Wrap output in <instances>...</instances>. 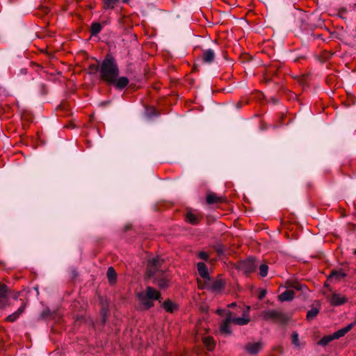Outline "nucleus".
Segmentation results:
<instances>
[{
  "label": "nucleus",
  "mask_w": 356,
  "mask_h": 356,
  "mask_svg": "<svg viewBox=\"0 0 356 356\" xmlns=\"http://www.w3.org/2000/svg\"><path fill=\"white\" fill-rule=\"evenodd\" d=\"M35 296L39 295L38 287L35 286L33 289H23L21 291L14 292L8 289L6 284H0V308L10 305L12 300L17 301L19 300L22 302L16 312H23L28 302L29 294L33 293Z\"/></svg>",
  "instance_id": "1"
},
{
  "label": "nucleus",
  "mask_w": 356,
  "mask_h": 356,
  "mask_svg": "<svg viewBox=\"0 0 356 356\" xmlns=\"http://www.w3.org/2000/svg\"><path fill=\"white\" fill-rule=\"evenodd\" d=\"M163 260L160 257L152 258L149 261L147 275L154 278V282L160 288L164 289L168 286L169 278L164 275V270L161 268Z\"/></svg>",
  "instance_id": "2"
},
{
  "label": "nucleus",
  "mask_w": 356,
  "mask_h": 356,
  "mask_svg": "<svg viewBox=\"0 0 356 356\" xmlns=\"http://www.w3.org/2000/svg\"><path fill=\"white\" fill-rule=\"evenodd\" d=\"M99 72L102 79L108 83L113 82L115 78L118 76V67L112 56H107L102 61L99 67Z\"/></svg>",
  "instance_id": "3"
},
{
  "label": "nucleus",
  "mask_w": 356,
  "mask_h": 356,
  "mask_svg": "<svg viewBox=\"0 0 356 356\" xmlns=\"http://www.w3.org/2000/svg\"><path fill=\"white\" fill-rule=\"evenodd\" d=\"M159 293L151 286H147L145 291L137 293L140 303L144 309H149L153 306V301L159 298Z\"/></svg>",
  "instance_id": "4"
},
{
  "label": "nucleus",
  "mask_w": 356,
  "mask_h": 356,
  "mask_svg": "<svg viewBox=\"0 0 356 356\" xmlns=\"http://www.w3.org/2000/svg\"><path fill=\"white\" fill-rule=\"evenodd\" d=\"M263 318L282 325L287 324L291 320L288 313H264Z\"/></svg>",
  "instance_id": "5"
},
{
  "label": "nucleus",
  "mask_w": 356,
  "mask_h": 356,
  "mask_svg": "<svg viewBox=\"0 0 356 356\" xmlns=\"http://www.w3.org/2000/svg\"><path fill=\"white\" fill-rule=\"evenodd\" d=\"M258 266V263L256 261L254 257H249L248 259L241 261L237 264V268L243 271L245 274L252 273L255 270Z\"/></svg>",
  "instance_id": "6"
},
{
  "label": "nucleus",
  "mask_w": 356,
  "mask_h": 356,
  "mask_svg": "<svg viewBox=\"0 0 356 356\" xmlns=\"http://www.w3.org/2000/svg\"><path fill=\"white\" fill-rule=\"evenodd\" d=\"M328 299L330 304L334 306L343 305L348 301L346 296L337 293H333Z\"/></svg>",
  "instance_id": "7"
},
{
  "label": "nucleus",
  "mask_w": 356,
  "mask_h": 356,
  "mask_svg": "<svg viewBox=\"0 0 356 356\" xmlns=\"http://www.w3.org/2000/svg\"><path fill=\"white\" fill-rule=\"evenodd\" d=\"M207 286L208 289L211 290L213 292H219L223 288V282L220 280H211L209 278L206 281Z\"/></svg>",
  "instance_id": "8"
},
{
  "label": "nucleus",
  "mask_w": 356,
  "mask_h": 356,
  "mask_svg": "<svg viewBox=\"0 0 356 356\" xmlns=\"http://www.w3.org/2000/svg\"><path fill=\"white\" fill-rule=\"evenodd\" d=\"M216 57L215 52L211 49H207L203 51L200 60L204 63L211 64Z\"/></svg>",
  "instance_id": "9"
},
{
  "label": "nucleus",
  "mask_w": 356,
  "mask_h": 356,
  "mask_svg": "<svg viewBox=\"0 0 356 356\" xmlns=\"http://www.w3.org/2000/svg\"><path fill=\"white\" fill-rule=\"evenodd\" d=\"M263 343L261 341L249 343L245 345V349L248 353L255 355L261 349Z\"/></svg>",
  "instance_id": "10"
},
{
  "label": "nucleus",
  "mask_w": 356,
  "mask_h": 356,
  "mask_svg": "<svg viewBox=\"0 0 356 356\" xmlns=\"http://www.w3.org/2000/svg\"><path fill=\"white\" fill-rule=\"evenodd\" d=\"M129 83V79L125 76H120L115 78L113 82H111L110 84L114 85L118 89H122L125 88Z\"/></svg>",
  "instance_id": "11"
},
{
  "label": "nucleus",
  "mask_w": 356,
  "mask_h": 356,
  "mask_svg": "<svg viewBox=\"0 0 356 356\" xmlns=\"http://www.w3.org/2000/svg\"><path fill=\"white\" fill-rule=\"evenodd\" d=\"M232 323L239 325H243L248 324L250 321V318L248 315V313H243L242 317H236V318H231Z\"/></svg>",
  "instance_id": "12"
},
{
  "label": "nucleus",
  "mask_w": 356,
  "mask_h": 356,
  "mask_svg": "<svg viewBox=\"0 0 356 356\" xmlns=\"http://www.w3.org/2000/svg\"><path fill=\"white\" fill-rule=\"evenodd\" d=\"M197 271L199 275L206 281L210 278L209 276L208 269L207 266L203 262H199L197 264Z\"/></svg>",
  "instance_id": "13"
},
{
  "label": "nucleus",
  "mask_w": 356,
  "mask_h": 356,
  "mask_svg": "<svg viewBox=\"0 0 356 356\" xmlns=\"http://www.w3.org/2000/svg\"><path fill=\"white\" fill-rule=\"evenodd\" d=\"M355 324V322L348 324L347 326L339 330L338 331L333 333V337L335 339H338L343 337L348 332H349Z\"/></svg>",
  "instance_id": "14"
},
{
  "label": "nucleus",
  "mask_w": 356,
  "mask_h": 356,
  "mask_svg": "<svg viewBox=\"0 0 356 356\" xmlns=\"http://www.w3.org/2000/svg\"><path fill=\"white\" fill-rule=\"evenodd\" d=\"M294 298V292L292 290L287 289L282 292L278 297L280 302L291 301Z\"/></svg>",
  "instance_id": "15"
},
{
  "label": "nucleus",
  "mask_w": 356,
  "mask_h": 356,
  "mask_svg": "<svg viewBox=\"0 0 356 356\" xmlns=\"http://www.w3.org/2000/svg\"><path fill=\"white\" fill-rule=\"evenodd\" d=\"M162 307H163V309L165 310V312H173L175 310L179 309V305L177 304L176 302L171 301L170 300H168L165 301L163 303Z\"/></svg>",
  "instance_id": "16"
},
{
  "label": "nucleus",
  "mask_w": 356,
  "mask_h": 356,
  "mask_svg": "<svg viewBox=\"0 0 356 356\" xmlns=\"http://www.w3.org/2000/svg\"><path fill=\"white\" fill-rule=\"evenodd\" d=\"M202 341L208 350L211 351L214 349L216 345L212 337H204L202 338Z\"/></svg>",
  "instance_id": "17"
},
{
  "label": "nucleus",
  "mask_w": 356,
  "mask_h": 356,
  "mask_svg": "<svg viewBox=\"0 0 356 356\" xmlns=\"http://www.w3.org/2000/svg\"><path fill=\"white\" fill-rule=\"evenodd\" d=\"M232 323L231 317L227 318L220 325V331L225 334H230L229 325Z\"/></svg>",
  "instance_id": "18"
},
{
  "label": "nucleus",
  "mask_w": 356,
  "mask_h": 356,
  "mask_svg": "<svg viewBox=\"0 0 356 356\" xmlns=\"http://www.w3.org/2000/svg\"><path fill=\"white\" fill-rule=\"evenodd\" d=\"M346 273H344L341 270H334L332 271L329 275V279H335L337 280H339L346 277Z\"/></svg>",
  "instance_id": "19"
},
{
  "label": "nucleus",
  "mask_w": 356,
  "mask_h": 356,
  "mask_svg": "<svg viewBox=\"0 0 356 356\" xmlns=\"http://www.w3.org/2000/svg\"><path fill=\"white\" fill-rule=\"evenodd\" d=\"M335 338L333 337V334L330 335H326L323 337L319 341H318V345L321 346H327L330 342L334 340Z\"/></svg>",
  "instance_id": "20"
},
{
  "label": "nucleus",
  "mask_w": 356,
  "mask_h": 356,
  "mask_svg": "<svg viewBox=\"0 0 356 356\" xmlns=\"http://www.w3.org/2000/svg\"><path fill=\"white\" fill-rule=\"evenodd\" d=\"M118 1L119 0H104V8L105 10L113 9Z\"/></svg>",
  "instance_id": "21"
},
{
  "label": "nucleus",
  "mask_w": 356,
  "mask_h": 356,
  "mask_svg": "<svg viewBox=\"0 0 356 356\" xmlns=\"http://www.w3.org/2000/svg\"><path fill=\"white\" fill-rule=\"evenodd\" d=\"M102 26L99 22H93L91 26V35H97L102 30Z\"/></svg>",
  "instance_id": "22"
},
{
  "label": "nucleus",
  "mask_w": 356,
  "mask_h": 356,
  "mask_svg": "<svg viewBox=\"0 0 356 356\" xmlns=\"http://www.w3.org/2000/svg\"><path fill=\"white\" fill-rule=\"evenodd\" d=\"M107 277L111 283L115 281L116 273L113 267H109L107 270Z\"/></svg>",
  "instance_id": "23"
},
{
  "label": "nucleus",
  "mask_w": 356,
  "mask_h": 356,
  "mask_svg": "<svg viewBox=\"0 0 356 356\" xmlns=\"http://www.w3.org/2000/svg\"><path fill=\"white\" fill-rule=\"evenodd\" d=\"M207 201L209 204H213L222 201L220 197L217 196L216 194H209L207 197Z\"/></svg>",
  "instance_id": "24"
},
{
  "label": "nucleus",
  "mask_w": 356,
  "mask_h": 356,
  "mask_svg": "<svg viewBox=\"0 0 356 356\" xmlns=\"http://www.w3.org/2000/svg\"><path fill=\"white\" fill-rule=\"evenodd\" d=\"M259 270L260 276L264 277L268 274V266L266 264H262L259 266Z\"/></svg>",
  "instance_id": "25"
},
{
  "label": "nucleus",
  "mask_w": 356,
  "mask_h": 356,
  "mask_svg": "<svg viewBox=\"0 0 356 356\" xmlns=\"http://www.w3.org/2000/svg\"><path fill=\"white\" fill-rule=\"evenodd\" d=\"M186 220L188 222L193 225L196 224L197 222V217L191 212L187 213Z\"/></svg>",
  "instance_id": "26"
},
{
  "label": "nucleus",
  "mask_w": 356,
  "mask_h": 356,
  "mask_svg": "<svg viewBox=\"0 0 356 356\" xmlns=\"http://www.w3.org/2000/svg\"><path fill=\"white\" fill-rule=\"evenodd\" d=\"M292 343L296 346H300L299 336L297 332H293L291 335Z\"/></svg>",
  "instance_id": "27"
},
{
  "label": "nucleus",
  "mask_w": 356,
  "mask_h": 356,
  "mask_svg": "<svg viewBox=\"0 0 356 356\" xmlns=\"http://www.w3.org/2000/svg\"><path fill=\"white\" fill-rule=\"evenodd\" d=\"M20 313H12L9 316H7L6 321L8 322H14L19 318V314Z\"/></svg>",
  "instance_id": "28"
},
{
  "label": "nucleus",
  "mask_w": 356,
  "mask_h": 356,
  "mask_svg": "<svg viewBox=\"0 0 356 356\" xmlns=\"http://www.w3.org/2000/svg\"><path fill=\"white\" fill-rule=\"evenodd\" d=\"M290 287L295 289L298 291H302L303 289L306 288V286L298 283H291L290 284Z\"/></svg>",
  "instance_id": "29"
},
{
  "label": "nucleus",
  "mask_w": 356,
  "mask_h": 356,
  "mask_svg": "<svg viewBox=\"0 0 356 356\" xmlns=\"http://www.w3.org/2000/svg\"><path fill=\"white\" fill-rule=\"evenodd\" d=\"M318 313H307V321H312L317 316Z\"/></svg>",
  "instance_id": "30"
},
{
  "label": "nucleus",
  "mask_w": 356,
  "mask_h": 356,
  "mask_svg": "<svg viewBox=\"0 0 356 356\" xmlns=\"http://www.w3.org/2000/svg\"><path fill=\"white\" fill-rule=\"evenodd\" d=\"M199 257L203 260H207L208 259V254L205 252H200L199 253Z\"/></svg>",
  "instance_id": "31"
},
{
  "label": "nucleus",
  "mask_w": 356,
  "mask_h": 356,
  "mask_svg": "<svg viewBox=\"0 0 356 356\" xmlns=\"http://www.w3.org/2000/svg\"><path fill=\"white\" fill-rule=\"evenodd\" d=\"M266 295V291L265 289H262L260 291L259 294V298L263 299Z\"/></svg>",
  "instance_id": "32"
},
{
  "label": "nucleus",
  "mask_w": 356,
  "mask_h": 356,
  "mask_svg": "<svg viewBox=\"0 0 356 356\" xmlns=\"http://www.w3.org/2000/svg\"><path fill=\"white\" fill-rule=\"evenodd\" d=\"M229 307H236V304L235 302H232L231 305H229Z\"/></svg>",
  "instance_id": "33"
},
{
  "label": "nucleus",
  "mask_w": 356,
  "mask_h": 356,
  "mask_svg": "<svg viewBox=\"0 0 356 356\" xmlns=\"http://www.w3.org/2000/svg\"><path fill=\"white\" fill-rule=\"evenodd\" d=\"M215 312H225V311H224L223 309H216Z\"/></svg>",
  "instance_id": "34"
},
{
  "label": "nucleus",
  "mask_w": 356,
  "mask_h": 356,
  "mask_svg": "<svg viewBox=\"0 0 356 356\" xmlns=\"http://www.w3.org/2000/svg\"><path fill=\"white\" fill-rule=\"evenodd\" d=\"M124 3H128L129 0H122Z\"/></svg>",
  "instance_id": "35"
},
{
  "label": "nucleus",
  "mask_w": 356,
  "mask_h": 356,
  "mask_svg": "<svg viewBox=\"0 0 356 356\" xmlns=\"http://www.w3.org/2000/svg\"><path fill=\"white\" fill-rule=\"evenodd\" d=\"M310 312H317V311L316 310H311Z\"/></svg>",
  "instance_id": "36"
},
{
  "label": "nucleus",
  "mask_w": 356,
  "mask_h": 356,
  "mask_svg": "<svg viewBox=\"0 0 356 356\" xmlns=\"http://www.w3.org/2000/svg\"><path fill=\"white\" fill-rule=\"evenodd\" d=\"M354 253L356 254V250H354Z\"/></svg>",
  "instance_id": "37"
}]
</instances>
